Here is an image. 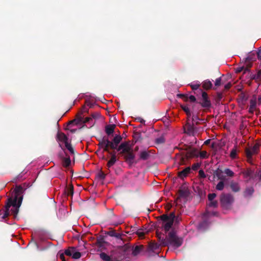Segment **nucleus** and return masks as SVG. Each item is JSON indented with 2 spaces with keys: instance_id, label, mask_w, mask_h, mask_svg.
<instances>
[{
  "instance_id": "obj_1",
  "label": "nucleus",
  "mask_w": 261,
  "mask_h": 261,
  "mask_svg": "<svg viewBox=\"0 0 261 261\" xmlns=\"http://www.w3.org/2000/svg\"><path fill=\"white\" fill-rule=\"evenodd\" d=\"M22 187L20 186L16 187L12 192L11 197L8 199L6 206V211L2 217L3 219H5L9 215L10 208L11 206L12 208L10 210V212L14 215V217H16L22 200Z\"/></svg>"
},
{
  "instance_id": "obj_2",
  "label": "nucleus",
  "mask_w": 261,
  "mask_h": 261,
  "mask_svg": "<svg viewBox=\"0 0 261 261\" xmlns=\"http://www.w3.org/2000/svg\"><path fill=\"white\" fill-rule=\"evenodd\" d=\"M158 237L160 240H162L163 244L174 248L179 247L182 243V239L176 236L175 232L173 230L169 232L165 239L161 234H158Z\"/></svg>"
},
{
  "instance_id": "obj_3",
  "label": "nucleus",
  "mask_w": 261,
  "mask_h": 261,
  "mask_svg": "<svg viewBox=\"0 0 261 261\" xmlns=\"http://www.w3.org/2000/svg\"><path fill=\"white\" fill-rule=\"evenodd\" d=\"M175 215L174 213H171L169 216L163 215L161 216L162 222V228L163 230L167 232L169 231L173 225Z\"/></svg>"
},
{
  "instance_id": "obj_4",
  "label": "nucleus",
  "mask_w": 261,
  "mask_h": 261,
  "mask_svg": "<svg viewBox=\"0 0 261 261\" xmlns=\"http://www.w3.org/2000/svg\"><path fill=\"white\" fill-rule=\"evenodd\" d=\"M57 140L59 142V145L61 147L62 143L64 144L66 148L71 153H73V149L72 147L70 142L68 140L67 137L62 133H58L57 134Z\"/></svg>"
},
{
  "instance_id": "obj_5",
  "label": "nucleus",
  "mask_w": 261,
  "mask_h": 261,
  "mask_svg": "<svg viewBox=\"0 0 261 261\" xmlns=\"http://www.w3.org/2000/svg\"><path fill=\"white\" fill-rule=\"evenodd\" d=\"M117 150L121 153H126L131 150V147L128 142H125L121 143L118 147Z\"/></svg>"
},
{
  "instance_id": "obj_6",
  "label": "nucleus",
  "mask_w": 261,
  "mask_h": 261,
  "mask_svg": "<svg viewBox=\"0 0 261 261\" xmlns=\"http://www.w3.org/2000/svg\"><path fill=\"white\" fill-rule=\"evenodd\" d=\"M202 106L203 107H208L210 106V101L208 99L207 95L206 92H202Z\"/></svg>"
},
{
  "instance_id": "obj_7",
  "label": "nucleus",
  "mask_w": 261,
  "mask_h": 261,
  "mask_svg": "<svg viewBox=\"0 0 261 261\" xmlns=\"http://www.w3.org/2000/svg\"><path fill=\"white\" fill-rule=\"evenodd\" d=\"M239 152V149L237 145H235L231 149L230 153V157L232 159H234L238 157V153Z\"/></svg>"
},
{
  "instance_id": "obj_8",
  "label": "nucleus",
  "mask_w": 261,
  "mask_h": 261,
  "mask_svg": "<svg viewBox=\"0 0 261 261\" xmlns=\"http://www.w3.org/2000/svg\"><path fill=\"white\" fill-rule=\"evenodd\" d=\"M232 200V198L230 195H223L221 197V201L222 203H229Z\"/></svg>"
},
{
  "instance_id": "obj_9",
  "label": "nucleus",
  "mask_w": 261,
  "mask_h": 261,
  "mask_svg": "<svg viewBox=\"0 0 261 261\" xmlns=\"http://www.w3.org/2000/svg\"><path fill=\"white\" fill-rule=\"evenodd\" d=\"M104 144L105 145V150H106V151L108 150V147H110L112 149H116L117 148L116 145L114 144L113 141L111 142L109 140H107L104 141Z\"/></svg>"
},
{
  "instance_id": "obj_10",
  "label": "nucleus",
  "mask_w": 261,
  "mask_h": 261,
  "mask_svg": "<svg viewBox=\"0 0 261 261\" xmlns=\"http://www.w3.org/2000/svg\"><path fill=\"white\" fill-rule=\"evenodd\" d=\"M256 106V102L255 99H252L250 101V106L249 111L250 113H253L255 110Z\"/></svg>"
},
{
  "instance_id": "obj_11",
  "label": "nucleus",
  "mask_w": 261,
  "mask_h": 261,
  "mask_svg": "<svg viewBox=\"0 0 261 261\" xmlns=\"http://www.w3.org/2000/svg\"><path fill=\"white\" fill-rule=\"evenodd\" d=\"M91 121H92V118L91 117H87L86 118H83L81 116L78 118V121L79 122L83 123H86L90 122ZM93 123V122H91V123L92 124Z\"/></svg>"
},
{
  "instance_id": "obj_12",
  "label": "nucleus",
  "mask_w": 261,
  "mask_h": 261,
  "mask_svg": "<svg viewBox=\"0 0 261 261\" xmlns=\"http://www.w3.org/2000/svg\"><path fill=\"white\" fill-rule=\"evenodd\" d=\"M186 128H185V133H186L187 134H188L190 135H193V136L195 135L194 129L192 126H191V125H190L189 124H187V125L186 126Z\"/></svg>"
},
{
  "instance_id": "obj_13",
  "label": "nucleus",
  "mask_w": 261,
  "mask_h": 261,
  "mask_svg": "<svg viewBox=\"0 0 261 261\" xmlns=\"http://www.w3.org/2000/svg\"><path fill=\"white\" fill-rule=\"evenodd\" d=\"M190 171V168L187 167L179 173V176L181 178H183L186 176L189 173Z\"/></svg>"
},
{
  "instance_id": "obj_14",
  "label": "nucleus",
  "mask_w": 261,
  "mask_h": 261,
  "mask_svg": "<svg viewBox=\"0 0 261 261\" xmlns=\"http://www.w3.org/2000/svg\"><path fill=\"white\" fill-rule=\"evenodd\" d=\"M115 125H109L108 126H107L106 128V132L107 133V134L108 135H111L112 134L114 130V128H115Z\"/></svg>"
},
{
  "instance_id": "obj_15",
  "label": "nucleus",
  "mask_w": 261,
  "mask_h": 261,
  "mask_svg": "<svg viewBox=\"0 0 261 261\" xmlns=\"http://www.w3.org/2000/svg\"><path fill=\"white\" fill-rule=\"evenodd\" d=\"M212 86V83L210 81L206 80L202 83V87L205 89H209Z\"/></svg>"
},
{
  "instance_id": "obj_16",
  "label": "nucleus",
  "mask_w": 261,
  "mask_h": 261,
  "mask_svg": "<svg viewBox=\"0 0 261 261\" xmlns=\"http://www.w3.org/2000/svg\"><path fill=\"white\" fill-rule=\"evenodd\" d=\"M116 161V155L115 154H114L111 156V159L108 162V166L109 167L112 166L115 164Z\"/></svg>"
},
{
  "instance_id": "obj_17",
  "label": "nucleus",
  "mask_w": 261,
  "mask_h": 261,
  "mask_svg": "<svg viewBox=\"0 0 261 261\" xmlns=\"http://www.w3.org/2000/svg\"><path fill=\"white\" fill-rule=\"evenodd\" d=\"M121 140L122 138L120 136L117 135L114 138L113 141L114 144L116 145L117 148L119 143L121 142Z\"/></svg>"
},
{
  "instance_id": "obj_18",
  "label": "nucleus",
  "mask_w": 261,
  "mask_h": 261,
  "mask_svg": "<svg viewBox=\"0 0 261 261\" xmlns=\"http://www.w3.org/2000/svg\"><path fill=\"white\" fill-rule=\"evenodd\" d=\"M181 108L182 110L186 113L188 118H189L191 116V113L188 106L187 105H182L181 106Z\"/></svg>"
},
{
  "instance_id": "obj_19",
  "label": "nucleus",
  "mask_w": 261,
  "mask_h": 261,
  "mask_svg": "<svg viewBox=\"0 0 261 261\" xmlns=\"http://www.w3.org/2000/svg\"><path fill=\"white\" fill-rule=\"evenodd\" d=\"M148 155H149V154H148V152L145 150L141 151L140 153V159H143V160L147 159L148 157Z\"/></svg>"
},
{
  "instance_id": "obj_20",
  "label": "nucleus",
  "mask_w": 261,
  "mask_h": 261,
  "mask_svg": "<svg viewBox=\"0 0 261 261\" xmlns=\"http://www.w3.org/2000/svg\"><path fill=\"white\" fill-rule=\"evenodd\" d=\"M70 163H71V161H70V159L69 158L66 157V158H64L63 161V164L64 166H65V167L69 166L70 164Z\"/></svg>"
},
{
  "instance_id": "obj_21",
  "label": "nucleus",
  "mask_w": 261,
  "mask_h": 261,
  "mask_svg": "<svg viewBox=\"0 0 261 261\" xmlns=\"http://www.w3.org/2000/svg\"><path fill=\"white\" fill-rule=\"evenodd\" d=\"M230 187L232 191L234 192H238L240 190L239 186L237 183L231 184Z\"/></svg>"
},
{
  "instance_id": "obj_22",
  "label": "nucleus",
  "mask_w": 261,
  "mask_h": 261,
  "mask_svg": "<svg viewBox=\"0 0 261 261\" xmlns=\"http://www.w3.org/2000/svg\"><path fill=\"white\" fill-rule=\"evenodd\" d=\"M200 86V83L199 82H194L191 84V87L193 90H197Z\"/></svg>"
},
{
  "instance_id": "obj_23",
  "label": "nucleus",
  "mask_w": 261,
  "mask_h": 261,
  "mask_svg": "<svg viewBox=\"0 0 261 261\" xmlns=\"http://www.w3.org/2000/svg\"><path fill=\"white\" fill-rule=\"evenodd\" d=\"M127 153L126 158L128 160L132 161L134 159L135 155L133 153L131 150L129 152H126Z\"/></svg>"
},
{
  "instance_id": "obj_24",
  "label": "nucleus",
  "mask_w": 261,
  "mask_h": 261,
  "mask_svg": "<svg viewBox=\"0 0 261 261\" xmlns=\"http://www.w3.org/2000/svg\"><path fill=\"white\" fill-rule=\"evenodd\" d=\"M81 256V253L78 251H76L75 249L74 248V251H73L72 257L73 258L78 259V258H80Z\"/></svg>"
},
{
  "instance_id": "obj_25",
  "label": "nucleus",
  "mask_w": 261,
  "mask_h": 261,
  "mask_svg": "<svg viewBox=\"0 0 261 261\" xmlns=\"http://www.w3.org/2000/svg\"><path fill=\"white\" fill-rule=\"evenodd\" d=\"M74 248H69L65 251V254L68 256H72Z\"/></svg>"
},
{
  "instance_id": "obj_26",
  "label": "nucleus",
  "mask_w": 261,
  "mask_h": 261,
  "mask_svg": "<svg viewBox=\"0 0 261 261\" xmlns=\"http://www.w3.org/2000/svg\"><path fill=\"white\" fill-rule=\"evenodd\" d=\"M254 190L252 188H249L247 189H246V191L245 192V195L246 196H249L252 194L253 193Z\"/></svg>"
},
{
  "instance_id": "obj_27",
  "label": "nucleus",
  "mask_w": 261,
  "mask_h": 261,
  "mask_svg": "<svg viewBox=\"0 0 261 261\" xmlns=\"http://www.w3.org/2000/svg\"><path fill=\"white\" fill-rule=\"evenodd\" d=\"M100 258L105 261H109L110 259V257L105 253H101L100 254Z\"/></svg>"
},
{
  "instance_id": "obj_28",
  "label": "nucleus",
  "mask_w": 261,
  "mask_h": 261,
  "mask_svg": "<svg viewBox=\"0 0 261 261\" xmlns=\"http://www.w3.org/2000/svg\"><path fill=\"white\" fill-rule=\"evenodd\" d=\"M224 173L228 176L232 177L234 175V173L229 169H226L224 170Z\"/></svg>"
},
{
  "instance_id": "obj_29",
  "label": "nucleus",
  "mask_w": 261,
  "mask_h": 261,
  "mask_svg": "<svg viewBox=\"0 0 261 261\" xmlns=\"http://www.w3.org/2000/svg\"><path fill=\"white\" fill-rule=\"evenodd\" d=\"M224 187V184L223 181H220L216 186V189L218 190H222L223 189Z\"/></svg>"
},
{
  "instance_id": "obj_30",
  "label": "nucleus",
  "mask_w": 261,
  "mask_h": 261,
  "mask_svg": "<svg viewBox=\"0 0 261 261\" xmlns=\"http://www.w3.org/2000/svg\"><path fill=\"white\" fill-rule=\"evenodd\" d=\"M141 248H142V246H136L133 250V254L135 255H137L139 253Z\"/></svg>"
},
{
  "instance_id": "obj_31",
  "label": "nucleus",
  "mask_w": 261,
  "mask_h": 261,
  "mask_svg": "<svg viewBox=\"0 0 261 261\" xmlns=\"http://www.w3.org/2000/svg\"><path fill=\"white\" fill-rule=\"evenodd\" d=\"M199 155L202 158H207V154L205 151H202L200 152Z\"/></svg>"
},
{
  "instance_id": "obj_32",
  "label": "nucleus",
  "mask_w": 261,
  "mask_h": 261,
  "mask_svg": "<svg viewBox=\"0 0 261 261\" xmlns=\"http://www.w3.org/2000/svg\"><path fill=\"white\" fill-rule=\"evenodd\" d=\"M216 195L215 193L210 194L208 195V198L209 201H212L214 199V198L216 197Z\"/></svg>"
},
{
  "instance_id": "obj_33",
  "label": "nucleus",
  "mask_w": 261,
  "mask_h": 261,
  "mask_svg": "<svg viewBox=\"0 0 261 261\" xmlns=\"http://www.w3.org/2000/svg\"><path fill=\"white\" fill-rule=\"evenodd\" d=\"M221 78H218L216 80L215 85L216 86H219L221 85Z\"/></svg>"
},
{
  "instance_id": "obj_34",
  "label": "nucleus",
  "mask_w": 261,
  "mask_h": 261,
  "mask_svg": "<svg viewBox=\"0 0 261 261\" xmlns=\"http://www.w3.org/2000/svg\"><path fill=\"white\" fill-rule=\"evenodd\" d=\"M210 201V203H209V204H209V205H210V206H213V207H215V206H216L217 204V202H216V201H214V200Z\"/></svg>"
},
{
  "instance_id": "obj_35",
  "label": "nucleus",
  "mask_w": 261,
  "mask_h": 261,
  "mask_svg": "<svg viewBox=\"0 0 261 261\" xmlns=\"http://www.w3.org/2000/svg\"><path fill=\"white\" fill-rule=\"evenodd\" d=\"M144 233H145L141 230L137 231V234L140 237H142L144 235Z\"/></svg>"
},
{
  "instance_id": "obj_36",
  "label": "nucleus",
  "mask_w": 261,
  "mask_h": 261,
  "mask_svg": "<svg viewBox=\"0 0 261 261\" xmlns=\"http://www.w3.org/2000/svg\"><path fill=\"white\" fill-rule=\"evenodd\" d=\"M150 247L152 249H156V248H158V245L156 244H150Z\"/></svg>"
},
{
  "instance_id": "obj_37",
  "label": "nucleus",
  "mask_w": 261,
  "mask_h": 261,
  "mask_svg": "<svg viewBox=\"0 0 261 261\" xmlns=\"http://www.w3.org/2000/svg\"><path fill=\"white\" fill-rule=\"evenodd\" d=\"M188 98L189 99V100L192 101V102H194L196 100V98L194 96H193V95H191Z\"/></svg>"
},
{
  "instance_id": "obj_38",
  "label": "nucleus",
  "mask_w": 261,
  "mask_h": 261,
  "mask_svg": "<svg viewBox=\"0 0 261 261\" xmlns=\"http://www.w3.org/2000/svg\"><path fill=\"white\" fill-rule=\"evenodd\" d=\"M99 115L98 113L94 114L92 115V117H92V119H96V118L98 117Z\"/></svg>"
},
{
  "instance_id": "obj_39",
  "label": "nucleus",
  "mask_w": 261,
  "mask_h": 261,
  "mask_svg": "<svg viewBox=\"0 0 261 261\" xmlns=\"http://www.w3.org/2000/svg\"><path fill=\"white\" fill-rule=\"evenodd\" d=\"M60 258L63 261H65V257H64V254L63 253L60 254Z\"/></svg>"
},
{
  "instance_id": "obj_40",
  "label": "nucleus",
  "mask_w": 261,
  "mask_h": 261,
  "mask_svg": "<svg viewBox=\"0 0 261 261\" xmlns=\"http://www.w3.org/2000/svg\"><path fill=\"white\" fill-rule=\"evenodd\" d=\"M231 84L229 83L225 85V88L226 89H228L231 87Z\"/></svg>"
},
{
  "instance_id": "obj_41",
  "label": "nucleus",
  "mask_w": 261,
  "mask_h": 261,
  "mask_svg": "<svg viewBox=\"0 0 261 261\" xmlns=\"http://www.w3.org/2000/svg\"><path fill=\"white\" fill-rule=\"evenodd\" d=\"M257 56H258V59L260 60L261 59V49H259L258 52L257 53Z\"/></svg>"
},
{
  "instance_id": "obj_42",
  "label": "nucleus",
  "mask_w": 261,
  "mask_h": 261,
  "mask_svg": "<svg viewBox=\"0 0 261 261\" xmlns=\"http://www.w3.org/2000/svg\"><path fill=\"white\" fill-rule=\"evenodd\" d=\"M247 155L248 158H250L251 156V153L249 151H247Z\"/></svg>"
},
{
  "instance_id": "obj_43",
  "label": "nucleus",
  "mask_w": 261,
  "mask_h": 261,
  "mask_svg": "<svg viewBox=\"0 0 261 261\" xmlns=\"http://www.w3.org/2000/svg\"><path fill=\"white\" fill-rule=\"evenodd\" d=\"M198 166V165H197V166H193V169H196V168H197V167Z\"/></svg>"
},
{
  "instance_id": "obj_44",
  "label": "nucleus",
  "mask_w": 261,
  "mask_h": 261,
  "mask_svg": "<svg viewBox=\"0 0 261 261\" xmlns=\"http://www.w3.org/2000/svg\"><path fill=\"white\" fill-rule=\"evenodd\" d=\"M208 142H209V140H207V141H205L204 143L205 144H208Z\"/></svg>"
},
{
  "instance_id": "obj_45",
  "label": "nucleus",
  "mask_w": 261,
  "mask_h": 261,
  "mask_svg": "<svg viewBox=\"0 0 261 261\" xmlns=\"http://www.w3.org/2000/svg\"><path fill=\"white\" fill-rule=\"evenodd\" d=\"M260 74H261V73H260V72H258V76H260Z\"/></svg>"
},
{
  "instance_id": "obj_46",
  "label": "nucleus",
  "mask_w": 261,
  "mask_h": 261,
  "mask_svg": "<svg viewBox=\"0 0 261 261\" xmlns=\"http://www.w3.org/2000/svg\"><path fill=\"white\" fill-rule=\"evenodd\" d=\"M259 100H261V97L259 98Z\"/></svg>"
}]
</instances>
